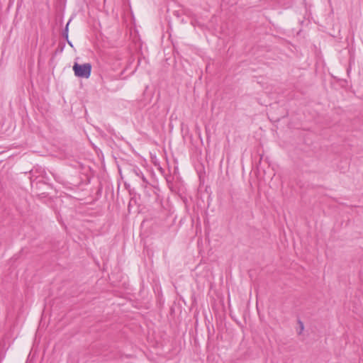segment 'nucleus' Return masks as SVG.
Listing matches in <instances>:
<instances>
[{
	"label": "nucleus",
	"instance_id": "4",
	"mask_svg": "<svg viewBox=\"0 0 363 363\" xmlns=\"http://www.w3.org/2000/svg\"><path fill=\"white\" fill-rule=\"evenodd\" d=\"M298 323L299 326H300V331L298 332V334H301L303 332V329H304V325H303V322L301 320H298Z\"/></svg>",
	"mask_w": 363,
	"mask_h": 363
},
{
	"label": "nucleus",
	"instance_id": "2",
	"mask_svg": "<svg viewBox=\"0 0 363 363\" xmlns=\"http://www.w3.org/2000/svg\"><path fill=\"white\" fill-rule=\"evenodd\" d=\"M133 172L138 177H140L143 181L142 186L144 188H146L147 186L149 184L148 181L147 180L146 177L143 174L142 171L138 167H134L132 169Z\"/></svg>",
	"mask_w": 363,
	"mask_h": 363
},
{
	"label": "nucleus",
	"instance_id": "1",
	"mask_svg": "<svg viewBox=\"0 0 363 363\" xmlns=\"http://www.w3.org/2000/svg\"><path fill=\"white\" fill-rule=\"evenodd\" d=\"M73 70L77 77L88 79L91 75V65L90 63L80 65L75 62L73 65Z\"/></svg>",
	"mask_w": 363,
	"mask_h": 363
},
{
	"label": "nucleus",
	"instance_id": "3",
	"mask_svg": "<svg viewBox=\"0 0 363 363\" xmlns=\"http://www.w3.org/2000/svg\"><path fill=\"white\" fill-rule=\"evenodd\" d=\"M69 21L67 23L66 27L65 30H63L62 35L63 37L67 40V43L72 46V43L68 40V26H69Z\"/></svg>",
	"mask_w": 363,
	"mask_h": 363
}]
</instances>
